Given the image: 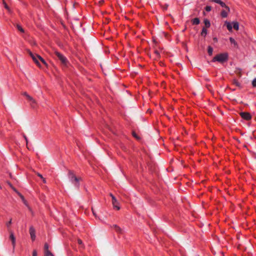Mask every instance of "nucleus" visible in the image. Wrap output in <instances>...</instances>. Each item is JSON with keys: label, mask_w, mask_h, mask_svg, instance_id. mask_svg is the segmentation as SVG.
<instances>
[{"label": "nucleus", "mask_w": 256, "mask_h": 256, "mask_svg": "<svg viewBox=\"0 0 256 256\" xmlns=\"http://www.w3.org/2000/svg\"><path fill=\"white\" fill-rule=\"evenodd\" d=\"M68 176L70 181L74 184L75 186L79 187V181L80 180V178L76 177L72 172L69 171L68 174Z\"/></svg>", "instance_id": "f257e3e1"}, {"label": "nucleus", "mask_w": 256, "mask_h": 256, "mask_svg": "<svg viewBox=\"0 0 256 256\" xmlns=\"http://www.w3.org/2000/svg\"><path fill=\"white\" fill-rule=\"evenodd\" d=\"M54 54H55V56H56L58 60H60L62 64L65 66H67L68 61L64 55H62V54L60 53L58 51H55L54 52Z\"/></svg>", "instance_id": "f03ea898"}, {"label": "nucleus", "mask_w": 256, "mask_h": 256, "mask_svg": "<svg viewBox=\"0 0 256 256\" xmlns=\"http://www.w3.org/2000/svg\"><path fill=\"white\" fill-rule=\"evenodd\" d=\"M228 59V55L225 54H221L215 56L213 60V62L218 61L220 62H223Z\"/></svg>", "instance_id": "7ed1b4c3"}, {"label": "nucleus", "mask_w": 256, "mask_h": 256, "mask_svg": "<svg viewBox=\"0 0 256 256\" xmlns=\"http://www.w3.org/2000/svg\"><path fill=\"white\" fill-rule=\"evenodd\" d=\"M28 52L29 54V55L31 56L32 60L34 61V62L38 66H40V62L38 60V56H40L39 55L33 54L32 52H31L30 50H28Z\"/></svg>", "instance_id": "20e7f679"}, {"label": "nucleus", "mask_w": 256, "mask_h": 256, "mask_svg": "<svg viewBox=\"0 0 256 256\" xmlns=\"http://www.w3.org/2000/svg\"><path fill=\"white\" fill-rule=\"evenodd\" d=\"M240 116L242 118L246 120H248L252 118L250 114L247 112H241L240 113Z\"/></svg>", "instance_id": "39448f33"}, {"label": "nucleus", "mask_w": 256, "mask_h": 256, "mask_svg": "<svg viewBox=\"0 0 256 256\" xmlns=\"http://www.w3.org/2000/svg\"><path fill=\"white\" fill-rule=\"evenodd\" d=\"M110 196L112 197V204L114 208H116V210H119L120 209V206H118V202L116 200V198L113 196L112 194H110Z\"/></svg>", "instance_id": "423d86ee"}, {"label": "nucleus", "mask_w": 256, "mask_h": 256, "mask_svg": "<svg viewBox=\"0 0 256 256\" xmlns=\"http://www.w3.org/2000/svg\"><path fill=\"white\" fill-rule=\"evenodd\" d=\"M212 2H216L217 4H220L222 7L224 8L226 10L230 12V9L228 6L225 3L221 1L220 0H211Z\"/></svg>", "instance_id": "0eeeda50"}, {"label": "nucleus", "mask_w": 256, "mask_h": 256, "mask_svg": "<svg viewBox=\"0 0 256 256\" xmlns=\"http://www.w3.org/2000/svg\"><path fill=\"white\" fill-rule=\"evenodd\" d=\"M30 234V238L32 240H34L36 239V230L32 226H31L29 230Z\"/></svg>", "instance_id": "6e6552de"}, {"label": "nucleus", "mask_w": 256, "mask_h": 256, "mask_svg": "<svg viewBox=\"0 0 256 256\" xmlns=\"http://www.w3.org/2000/svg\"><path fill=\"white\" fill-rule=\"evenodd\" d=\"M30 102V104L33 108H35L37 106V103L36 100L31 96L28 99Z\"/></svg>", "instance_id": "1a4fd4ad"}, {"label": "nucleus", "mask_w": 256, "mask_h": 256, "mask_svg": "<svg viewBox=\"0 0 256 256\" xmlns=\"http://www.w3.org/2000/svg\"><path fill=\"white\" fill-rule=\"evenodd\" d=\"M10 238L12 240V245L14 246L16 244V238L12 232H10Z\"/></svg>", "instance_id": "9d476101"}, {"label": "nucleus", "mask_w": 256, "mask_h": 256, "mask_svg": "<svg viewBox=\"0 0 256 256\" xmlns=\"http://www.w3.org/2000/svg\"><path fill=\"white\" fill-rule=\"evenodd\" d=\"M112 228H113L114 229V230H115L116 232H118V233H121V232H122V229H121V228H120L118 226H117V225H116V224H114V225H113V226H112Z\"/></svg>", "instance_id": "9b49d317"}, {"label": "nucleus", "mask_w": 256, "mask_h": 256, "mask_svg": "<svg viewBox=\"0 0 256 256\" xmlns=\"http://www.w3.org/2000/svg\"><path fill=\"white\" fill-rule=\"evenodd\" d=\"M225 24L227 28L229 31H232V24L227 21L225 22Z\"/></svg>", "instance_id": "f8f14e48"}, {"label": "nucleus", "mask_w": 256, "mask_h": 256, "mask_svg": "<svg viewBox=\"0 0 256 256\" xmlns=\"http://www.w3.org/2000/svg\"><path fill=\"white\" fill-rule=\"evenodd\" d=\"M204 23L205 24L204 28H209L210 26V22L207 19L204 20Z\"/></svg>", "instance_id": "ddd939ff"}, {"label": "nucleus", "mask_w": 256, "mask_h": 256, "mask_svg": "<svg viewBox=\"0 0 256 256\" xmlns=\"http://www.w3.org/2000/svg\"><path fill=\"white\" fill-rule=\"evenodd\" d=\"M228 10L226 11V10H222L221 12V16L222 18H226L228 16Z\"/></svg>", "instance_id": "4468645a"}, {"label": "nucleus", "mask_w": 256, "mask_h": 256, "mask_svg": "<svg viewBox=\"0 0 256 256\" xmlns=\"http://www.w3.org/2000/svg\"><path fill=\"white\" fill-rule=\"evenodd\" d=\"M206 34H207L206 28L204 27L202 29L201 35L203 36H206Z\"/></svg>", "instance_id": "2eb2a0df"}, {"label": "nucleus", "mask_w": 256, "mask_h": 256, "mask_svg": "<svg viewBox=\"0 0 256 256\" xmlns=\"http://www.w3.org/2000/svg\"><path fill=\"white\" fill-rule=\"evenodd\" d=\"M230 41L231 44H234V46L235 47H238V44H237L236 42L235 41V40L233 38H230Z\"/></svg>", "instance_id": "dca6fc26"}, {"label": "nucleus", "mask_w": 256, "mask_h": 256, "mask_svg": "<svg viewBox=\"0 0 256 256\" xmlns=\"http://www.w3.org/2000/svg\"><path fill=\"white\" fill-rule=\"evenodd\" d=\"M192 22L193 24H200V20L198 18H194L192 20Z\"/></svg>", "instance_id": "f3484780"}, {"label": "nucleus", "mask_w": 256, "mask_h": 256, "mask_svg": "<svg viewBox=\"0 0 256 256\" xmlns=\"http://www.w3.org/2000/svg\"><path fill=\"white\" fill-rule=\"evenodd\" d=\"M233 28L236 30H238L239 28V24L238 22H233Z\"/></svg>", "instance_id": "a211bd4d"}, {"label": "nucleus", "mask_w": 256, "mask_h": 256, "mask_svg": "<svg viewBox=\"0 0 256 256\" xmlns=\"http://www.w3.org/2000/svg\"><path fill=\"white\" fill-rule=\"evenodd\" d=\"M16 27L18 28V30L21 32L24 33V30L18 24H16Z\"/></svg>", "instance_id": "6ab92c4d"}, {"label": "nucleus", "mask_w": 256, "mask_h": 256, "mask_svg": "<svg viewBox=\"0 0 256 256\" xmlns=\"http://www.w3.org/2000/svg\"><path fill=\"white\" fill-rule=\"evenodd\" d=\"M212 52L213 48L210 46H209L208 49V52L209 54V55H212Z\"/></svg>", "instance_id": "aec40b11"}, {"label": "nucleus", "mask_w": 256, "mask_h": 256, "mask_svg": "<svg viewBox=\"0 0 256 256\" xmlns=\"http://www.w3.org/2000/svg\"><path fill=\"white\" fill-rule=\"evenodd\" d=\"M18 195L20 196V198H21V199L23 201L24 203L26 205V200H24V196L20 194V193H18Z\"/></svg>", "instance_id": "412c9836"}, {"label": "nucleus", "mask_w": 256, "mask_h": 256, "mask_svg": "<svg viewBox=\"0 0 256 256\" xmlns=\"http://www.w3.org/2000/svg\"><path fill=\"white\" fill-rule=\"evenodd\" d=\"M22 136H23L24 138V140H26V147H27V148L28 149H29V148L28 147V138H27L26 136L24 134H22Z\"/></svg>", "instance_id": "4be33fe9"}, {"label": "nucleus", "mask_w": 256, "mask_h": 256, "mask_svg": "<svg viewBox=\"0 0 256 256\" xmlns=\"http://www.w3.org/2000/svg\"><path fill=\"white\" fill-rule=\"evenodd\" d=\"M44 253L48 251H50L48 250V244L46 243L44 246Z\"/></svg>", "instance_id": "5701e85b"}, {"label": "nucleus", "mask_w": 256, "mask_h": 256, "mask_svg": "<svg viewBox=\"0 0 256 256\" xmlns=\"http://www.w3.org/2000/svg\"><path fill=\"white\" fill-rule=\"evenodd\" d=\"M40 60L46 66V61L40 56H38V60Z\"/></svg>", "instance_id": "b1692460"}, {"label": "nucleus", "mask_w": 256, "mask_h": 256, "mask_svg": "<svg viewBox=\"0 0 256 256\" xmlns=\"http://www.w3.org/2000/svg\"><path fill=\"white\" fill-rule=\"evenodd\" d=\"M45 256H54L50 251H48L44 253Z\"/></svg>", "instance_id": "393cba45"}, {"label": "nucleus", "mask_w": 256, "mask_h": 256, "mask_svg": "<svg viewBox=\"0 0 256 256\" xmlns=\"http://www.w3.org/2000/svg\"><path fill=\"white\" fill-rule=\"evenodd\" d=\"M233 84H235L236 86H240V84L238 82V80H233Z\"/></svg>", "instance_id": "a878e982"}, {"label": "nucleus", "mask_w": 256, "mask_h": 256, "mask_svg": "<svg viewBox=\"0 0 256 256\" xmlns=\"http://www.w3.org/2000/svg\"><path fill=\"white\" fill-rule=\"evenodd\" d=\"M205 10L206 12H209L211 10H212V7L210 6H207L206 8H205Z\"/></svg>", "instance_id": "bb28decb"}, {"label": "nucleus", "mask_w": 256, "mask_h": 256, "mask_svg": "<svg viewBox=\"0 0 256 256\" xmlns=\"http://www.w3.org/2000/svg\"><path fill=\"white\" fill-rule=\"evenodd\" d=\"M2 1L5 8H6L8 10H10V8L5 1L4 0H2Z\"/></svg>", "instance_id": "cd10ccee"}, {"label": "nucleus", "mask_w": 256, "mask_h": 256, "mask_svg": "<svg viewBox=\"0 0 256 256\" xmlns=\"http://www.w3.org/2000/svg\"><path fill=\"white\" fill-rule=\"evenodd\" d=\"M22 94L25 96L28 100L30 96L26 92H24Z\"/></svg>", "instance_id": "c85d7f7f"}, {"label": "nucleus", "mask_w": 256, "mask_h": 256, "mask_svg": "<svg viewBox=\"0 0 256 256\" xmlns=\"http://www.w3.org/2000/svg\"><path fill=\"white\" fill-rule=\"evenodd\" d=\"M11 224H12V219H10L9 222H6V226L8 228L10 226Z\"/></svg>", "instance_id": "c756f323"}, {"label": "nucleus", "mask_w": 256, "mask_h": 256, "mask_svg": "<svg viewBox=\"0 0 256 256\" xmlns=\"http://www.w3.org/2000/svg\"><path fill=\"white\" fill-rule=\"evenodd\" d=\"M252 84L253 86L256 87V78L252 80Z\"/></svg>", "instance_id": "7c9ffc66"}, {"label": "nucleus", "mask_w": 256, "mask_h": 256, "mask_svg": "<svg viewBox=\"0 0 256 256\" xmlns=\"http://www.w3.org/2000/svg\"><path fill=\"white\" fill-rule=\"evenodd\" d=\"M132 135L136 138H137V139H139L140 138L139 137L136 135V134L134 132H132Z\"/></svg>", "instance_id": "2f4dec72"}, {"label": "nucleus", "mask_w": 256, "mask_h": 256, "mask_svg": "<svg viewBox=\"0 0 256 256\" xmlns=\"http://www.w3.org/2000/svg\"><path fill=\"white\" fill-rule=\"evenodd\" d=\"M78 242L80 245L82 246V242L81 240L78 239Z\"/></svg>", "instance_id": "473e14b6"}, {"label": "nucleus", "mask_w": 256, "mask_h": 256, "mask_svg": "<svg viewBox=\"0 0 256 256\" xmlns=\"http://www.w3.org/2000/svg\"><path fill=\"white\" fill-rule=\"evenodd\" d=\"M37 256V252L36 250H34L32 252V256Z\"/></svg>", "instance_id": "72a5a7b5"}, {"label": "nucleus", "mask_w": 256, "mask_h": 256, "mask_svg": "<svg viewBox=\"0 0 256 256\" xmlns=\"http://www.w3.org/2000/svg\"><path fill=\"white\" fill-rule=\"evenodd\" d=\"M14 191L16 193H17L18 194V193H20L16 190L15 188H14V186L12 187V188Z\"/></svg>", "instance_id": "f704fd0d"}, {"label": "nucleus", "mask_w": 256, "mask_h": 256, "mask_svg": "<svg viewBox=\"0 0 256 256\" xmlns=\"http://www.w3.org/2000/svg\"><path fill=\"white\" fill-rule=\"evenodd\" d=\"M155 54H156L158 56H160V52H159L158 50H156V51H155Z\"/></svg>", "instance_id": "c9c22d12"}, {"label": "nucleus", "mask_w": 256, "mask_h": 256, "mask_svg": "<svg viewBox=\"0 0 256 256\" xmlns=\"http://www.w3.org/2000/svg\"><path fill=\"white\" fill-rule=\"evenodd\" d=\"M38 174V176L40 178H43V176H42V174H39V173H38V174Z\"/></svg>", "instance_id": "e433bc0d"}, {"label": "nucleus", "mask_w": 256, "mask_h": 256, "mask_svg": "<svg viewBox=\"0 0 256 256\" xmlns=\"http://www.w3.org/2000/svg\"><path fill=\"white\" fill-rule=\"evenodd\" d=\"M8 184L11 188L13 187L12 185L10 182H8Z\"/></svg>", "instance_id": "4c0bfd02"}, {"label": "nucleus", "mask_w": 256, "mask_h": 256, "mask_svg": "<svg viewBox=\"0 0 256 256\" xmlns=\"http://www.w3.org/2000/svg\"><path fill=\"white\" fill-rule=\"evenodd\" d=\"M44 182V183H46V180L44 178H42Z\"/></svg>", "instance_id": "58836bf2"}, {"label": "nucleus", "mask_w": 256, "mask_h": 256, "mask_svg": "<svg viewBox=\"0 0 256 256\" xmlns=\"http://www.w3.org/2000/svg\"><path fill=\"white\" fill-rule=\"evenodd\" d=\"M237 72V74H238L239 76H241V74L240 72Z\"/></svg>", "instance_id": "ea45409f"}, {"label": "nucleus", "mask_w": 256, "mask_h": 256, "mask_svg": "<svg viewBox=\"0 0 256 256\" xmlns=\"http://www.w3.org/2000/svg\"><path fill=\"white\" fill-rule=\"evenodd\" d=\"M92 212H93V214L96 216V214L95 212H94L93 209L92 208Z\"/></svg>", "instance_id": "a19ab883"}, {"label": "nucleus", "mask_w": 256, "mask_h": 256, "mask_svg": "<svg viewBox=\"0 0 256 256\" xmlns=\"http://www.w3.org/2000/svg\"><path fill=\"white\" fill-rule=\"evenodd\" d=\"M165 8H168V5H166V6H165Z\"/></svg>", "instance_id": "79ce46f5"}, {"label": "nucleus", "mask_w": 256, "mask_h": 256, "mask_svg": "<svg viewBox=\"0 0 256 256\" xmlns=\"http://www.w3.org/2000/svg\"><path fill=\"white\" fill-rule=\"evenodd\" d=\"M214 40H216V38H214Z\"/></svg>", "instance_id": "37998d69"}, {"label": "nucleus", "mask_w": 256, "mask_h": 256, "mask_svg": "<svg viewBox=\"0 0 256 256\" xmlns=\"http://www.w3.org/2000/svg\"><path fill=\"white\" fill-rule=\"evenodd\" d=\"M0 188H2V187H1V186H0Z\"/></svg>", "instance_id": "c03bdc74"}]
</instances>
